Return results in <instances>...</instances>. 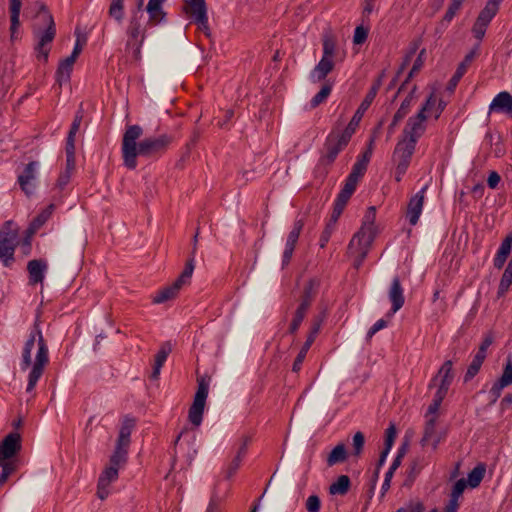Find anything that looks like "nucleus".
I'll return each mask as SVG.
<instances>
[{
	"label": "nucleus",
	"mask_w": 512,
	"mask_h": 512,
	"mask_svg": "<svg viewBox=\"0 0 512 512\" xmlns=\"http://www.w3.org/2000/svg\"><path fill=\"white\" fill-rule=\"evenodd\" d=\"M143 135L141 126L129 125L123 134L121 153L126 168L134 170L137 167V157L157 159L166 153L173 141L168 134L150 136L137 142Z\"/></svg>",
	"instance_id": "1"
},
{
	"label": "nucleus",
	"mask_w": 512,
	"mask_h": 512,
	"mask_svg": "<svg viewBox=\"0 0 512 512\" xmlns=\"http://www.w3.org/2000/svg\"><path fill=\"white\" fill-rule=\"evenodd\" d=\"M48 363V346L39 328V324L36 322L34 330L30 333L24 345L22 353L21 369L26 370L32 365L26 388L28 393L34 390Z\"/></svg>",
	"instance_id": "2"
},
{
	"label": "nucleus",
	"mask_w": 512,
	"mask_h": 512,
	"mask_svg": "<svg viewBox=\"0 0 512 512\" xmlns=\"http://www.w3.org/2000/svg\"><path fill=\"white\" fill-rule=\"evenodd\" d=\"M375 219L376 208L370 206L363 217L361 228L354 234L348 245V255L353 258V266L356 269L363 264L378 233Z\"/></svg>",
	"instance_id": "3"
},
{
	"label": "nucleus",
	"mask_w": 512,
	"mask_h": 512,
	"mask_svg": "<svg viewBox=\"0 0 512 512\" xmlns=\"http://www.w3.org/2000/svg\"><path fill=\"white\" fill-rule=\"evenodd\" d=\"M354 128H346L343 132L332 131L326 138L323 152L318 160L316 170L322 177L328 174L329 167L333 164L338 154L348 145Z\"/></svg>",
	"instance_id": "4"
},
{
	"label": "nucleus",
	"mask_w": 512,
	"mask_h": 512,
	"mask_svg": "<svg viewBox=\"0 0 512 512\" xmlns=\"http://www.w3.org/2000/svg\"><path fill=\"white\" fill-rule=\"evenodd\" d=\"M21 450V436L17 432L9 433L0 443V485H3L18 468L16 455Z\"/></svg>",
	"instance_id": "5"
},
{
	"label": "nucleus",
	"mask_w": 512,
	"mask_h": 512,
	"mask_svg": "<svg viewBox=\"0 0 512 512\" xmlns=\"http://www.w3.org/2000/svg\"><path fill=\"white\" fill-rule=\"evenodd\" d=\"M43 25L45 28L36 25L33 27V36L36 40L34 50L37 59L46 63L51 50V43L56 36V26L53 16L46 15V24Z\"/></svg>",
	"instance_id": "6"
},
{
	"label": "nucleus",
	"mask_w": 512,
	"mask_h": 512,
	"mask_svg": "<svg viewBox=\"0 0 512 512\" xmlns=\"http://www.w3.org/2000/svg\"><path fill=\"white\" fill-rule=\"evenodd\" d=\"M18 244V230L13 221H6L0 228V261L5 267L14 262V253Z\"/></svg>",
	"instance_id": "7"
},
{
	"label": "nucleus",
	"mask_w": 512,
	"mask_h": 512,
	"mask_svg": "<svg viewBox=\"0 0 512 512\" xmlns=\"http://www.w3.org/2000/svg\"><path fill=\"white\" fill-rule=\"evenodd\" d=\"M194 271L193 258L186 262L184 270L180 276L169 286L160 289L153 297V302L156 304L164 303L166 301L174 299L181 288L190 282Z\"/></svg>",
	"instance_id": "8"
},
{
	"label": "nucleus",
	"mask_w": 512,
	"mask_h": 512,
	"mask_svg": "<svg viewBox=\"0 0 512 512\" xmlns=\"http://www.w3.org/2000/svg\"><path fill=\"white\" fill-rule=\"evenodd\" d=\"M197 391L193 403L189 408V421L196 427L200 426L209 391L210 377L204 375L197 379Z\"/></svg>",
	"instance_id": "9"
},
{
	"label": "nucleus",
	"mask_w": 512,
	"mask_h": 512,
	"mask_svg": "<svg viewBox=\"0 0 512 512\" xmlns=\"http://www.w3.org/2000/svg\"><path fill=\"white\" fill-rule=\"evenodd\" d=\"M141 18V15L131 14L126 30L128 36L126 49L132 50L136 59L140 58L141 47L145 38V30L142 27Z\"/></svg>",
	"instance_id": "10"
},
{
	"label": "nucleus",
	"mask_w": 512,
	"mask_h": 512,
	"mask_svg": "<svg viewBox=\"0 0 512 512\" xmlns=\"http://www.w3.org/2000/svg\"><path fill=\"white\" fill-rule=\"evenodd\" d=\"M185 11L198 24L199 28L210 35L205 0H185Z\"/></svg>",
	"instance_id": "11"
},
{
	"label": "nucleus",
	"mask_w": 512,
	"mask_h": 512,
	"mask_svg": "<svg viewBox=\"0 0 512 512\" xmlns=\"http://www.w3.org/2000/svg\"><path fill=\"white\" fill-rule=\"evenodd\" d=\"M452 366L453 363L451 360L445 361L443 365L440 367L436 376H434L433 379L431 380L429 388L438 385L436 392L446 396L454 378Z\"/></svg>",
	"instance_id": "12"
},
{
	"label": "nucleus",
	"mask_w": 512,
	"mask_h": 512,
	"mask_svg": "<svg viewBox=\"0 0 512 512\" xmlns=\"http://www.w3.org/2000/svg\"><path fill=\"white\" fill-rule=\"evenodd\" d=\"M446 438V431H438L436 428V417L432 416L427 419L423 436L421 439L422 446H431L436 451L438 445Z\"/></svg>",
	"instance_id": "13"
},
{
	"label": "nucleus",
	"mask_w": 512,
	"mask_h": 512,
	"mask_svg": "<svg viewBox=\"0 0 512 512\" xmlns=\"http://www.w3.org/2000/svg\"><path fill=\"white\" fill-rule=\"evenodd\" d=\"M322 321H323V319L320 317H316L315 319H313L307 339L294 360V363L292 366L293 372L297 373L301 370V366H302V363L307 355V352L310 349V347L312 346V344L314 343L316 336L318 335V333L320 331Z\"/></svg>",
	"instance_id": "14"
},
{
	"label": "nucleus",
	"mask_w": 512,
	"mask_h": 512,
	"mask_svg": "<svg viewBox=\"0 0 512 512\" xmlns=\"http://www.w3.org/2000/svg\"><path fill=\"white\" fill-rule=\"evenodd\" d=\"M415 148L416 144L407 141L406 138L399 140L392 156V160L395 165L401 166V169L404 167L408 168L415 152Z\"/></svg>",
	"instance_id": "15"
},
{
	"label": "nucleus",
	"mask_w": 512,
	"mask_h": 512,
	"mask_svg": "<svg viewBox=\"0 0 512 512\" xmlns=\"http://www.w3.org/2000/svg\"><path fill=\"white\" fill-rule=\"evenodd\" d=\"M426 119H427V115H422V113H417L415 116L410 117L407 121V124H406L404 130H403V138H406L407 141L416 144L418 139L425 132Z\"/></svg>",
	"instance_id": "16"
},
{
	"label": "nucleus",
	"mask_w": 512,
	"mask_h": 512,
	"mask_svg": "<svg viewBox=\"0 0 512 512\" xmlns=\"http://www.w3.org/2000/svg\"><path fill=\"white\" fill-rule=\"evenodd\" d=\"M384 73L381 74V76L375 81V83L371 86L370 90L366 94L364 100L356 110L355 114L353 115L351 121L349 122L348 126L346 128H356L361 121L363 114L365 111L369 108L373 100L375 99L381 85H382V77Z\"/></svg>",
	"instance_id": "17"
},
{
	"label": "nucleus",
	"mask_w": 512,
	"mask_h": 512,
	"mask_svg": "<svg viewBox=\"0 0 512 512\" xmlns=\"http://www.w3.org/2000/svg\"><path fill=\"white\" fill-rule=\"evenodd\" d=\"M38 162H29L23 172L18 176V183L21 190L27 195L31 196L34 194L36 188V174H37Z\"/></svg>",
	"instance_id": "18"
},
{
	"label": "nucleus",
	"mask_w": 512,
	"mask_h": 512,
	"mask_svg": "<svg viewBox=\"0 0 512 512\" xmlns=\"http://www.w3.org/2000/svg\"><path fill=\"white\" fill-rule=\"evenodd\" d=\"M118 469L107 466L99 476L97 484V496L104 500L110 494V484L118 479Z\"/></svg>",
	"instance_id": "19"
},
{
	"label": "nucleus",
	"mask_w": 512,
	"mask_h": 512,
	"mask_svg": "<svg viewBox=\"0 0 512 512\" xmlns=\"http://www.w3.org/2000/svg\"><path fill=\"white\" fill-rule=\"evenodd\" d=\"M428 185H425L419 192L412 196L407 206V218L410 225L414 226L418 223L419 217L422 213L425 192Z\"/></svg>",
	"instance_id": "20"
},
{
	"label": "nucleus",
	"mask_w": 512,
	"mask_h": 512,
	"mask_svg": "<svg viewBox=\"0 0 512 512\" xmlns=\"http://www.w3.org/2000/svg\"><path fill=\"white\" fill-rule=\"evenodd\" d=\"M498 12L485 6L479 13L473 27L472 33L476 39L481 41L485 36L486 29Z\"/></svg>",
	"instance_id": "21"
},
{
	"label": "nucleus",
	"mask_w": 512,
	"mask_h": 512,
	"mask_svg": "<svg viewBox=\"0 0 512 512\" xmlns=\"http://www.w3.org/2000/svg\"><path fill=\"white\" fill-rule=\"evenodd\" d=\"M388 297L392 304L390 314L393 315L397 311H399L405 303L404 289L401 285V281L398 276H395L392 280V283H391V286H390L389 292H388Z\"/></svg>",
	"instance_id": "22"
},
{
	"label": "nucleus",
	"mask_w": 512,
	"mask_h": 512,
	"mask_svg": "<svg viewBox=\"0 0 512 512\" xmlns=\"http://www.w3.org/2000/svg\"><path fill=\"white\" fill-rule=\"evenodd\" d=\"M334 60L327 57H322L318 64L310 73V79L312 82L317 83L324 81L327 75L334 69Z\"/></svg>",
	"instance_id": "23"
},
{
	"label": "nucleus",
	"mask_w": 512,
	"mask_h": 512,
	"mask_svg": "<svg viewBox=\"0 0 512 512\" xmlns=\"http://www.w3.org/2000/svg\"><path fill=\"white\" fill-rule=\"evenodd\" d=\"M489 109L490 111L512 114V95L506 91L498 93L492 100Z\"/></svg>",
	"instance_id": "24"
},
{
	"label": "nucleus",
	"mask_w": 512,
	"mask_h": 512,
	"mask_svg": "<svg viewBox=\"0 0 512 512\" xmlns=\"http://www.w3.org/2000/svg\"><path fill=\"white\" fill-rule=\"evenodd\" d=\"M47 269V264L43 260H31L28 262L27 270L29 273V281L31 284L41 283L44 279V272Z\"/></svg>",
	"instance_id": "25"
},
{
	"label": "nucleus",
	"mask_w": 512,
	"mask_h": 512,
	"mask_svg": "<svg viewBox=\"0 0 512 512\" xmlns=\"http://www.w3.org/2000/svg\"><path fill=\"white\" fill-rule=\"evenodd\" d=\"M22 8L21 0H9V13H10V32L11 40H14L17 36V31L20 27V12Z\"/></svg>",
	"instance_id": "26"
},
{
	"label": "nucleus",
	"mask_w": 512,
	"mask_h": 512,
	"mask_svg": "<svg viewBox=\"0 0 512 512\" xmlns=\"http://www.w3.org/2000/svg\"><path fill=\"white\" fill-rule=\"evenodd\" d=\"M512 385V364L509 361L504 367L502 376L498 381H496L491 387L490 393L498 398L501 395L502 390L506 387Z\"/></svg>",
	"instance_id": "27"
},
{
	"label": "nucleus",
	"mask_w": 512,
	"mask_h": 512,
	"mask_svg": "<svg viewBox=\"0 0 512 512\" xmlns=\"http://www.w3.org/2000/svg\"><path fill=\"white\" fill-rule=\"evenodd\" d=\"M467 484V481L463 478L456 481L452 488L450 500L445 507V512H457L459 507L458 500L461 497L462 493L464 492L465 488L467 487Z\"/></svg>",
	"instance_id": "28"
},
{
	"label": "nucleus",
	"mask_w": 512,
	"mask_h": 512,
	"mask_svg": "<svg viewBox=\"0 0 512 512\" xmlns=\"http://www.w3.org/2000/svg\"><path fill=\"white\" fill-rule=\"evenodd\" d=\"M511 248H512V233L507 235L506 238L502 241V243L498 249V252L493 260V264L496 269H501L504 266L509 254L511 252Z\"/></svg>",
	"instance_id": "29"
},
{
	"label": "nucleus",
	"mask_w": 512,
	"mask_h": 512,
	"mask_svg": "<svg viewBox=\"0 0 512 512\" xmlns=\"http://www.w3.org/2000/svg\"><path fill=\"white\" fill-rule=\"evenodd\" d=\"M75 61L76 60L69 56L60 61L56 71V81L60 86L70 80V75Z\"/></svg>",
	"instance_id": "30"
},
{
	"label": "nucleus",
	"mask_w": 512,
	"mask_h": 512,
	"mask_svg": "<svg viewBox=\"0 0 512 512\" xmlns=\"http://www.w3.org/2000/svg\"><path fill=\"white\" fill-rule=\"evenodd\" d=\"M170 352H171L170 344L169 343H164L161 346L160 350L155 355V362H154V366H153V371H152L151 376H150V378L152 380H157L159 378L160 370H161L162 366L164 365V363L166 362L167 357L170 354Z\"/></svg>",
	"instance_id": "31"
},
{
	"label": "nucleus",
	"mask_w": 512,
	"mask_h": 512,
	"mask_svg": "<svg viewBox=\"0 0 512 512\" xmlns=\"http://www.w3.org/2000/svg\"><path fill=\"white\" fill-rule=\"evenodd\" d=\"M134 426H135V420L130 417H125L123 419L116 444L125 446V447H129L130 436H131Z\"/></svg>",
	"instance_id": "32"
},
{
	"label": "nucleus",
	"mask_w": 512,
	"mask_h": 512,
	"mask_svg": "<svg viewBox=\"0 0 512 512\" xmlns=\"http://www.w3.org/2000/svg\"><path fill=\"white\" fill-rule=\"evenodd\" d=\"M166 0H149L146 6V11L149 14V20L154 22L155 24L160 23L164 17L165 13L162 9V5Z\"/></svg>",
	"instance_id": "33"
},
{
	"label": "nucleus",
	"mask_w": 512,
	"mask_h": 512,
	"mask_svg": "<svg viewBox=\"0 0 512 512\" xmlns=\"http://www.w3.org/2000/svg\"><path fill=\"white\" fill-rule=\"evenodd\" d=\"M348 453L343 443L337 444L332 451L329 453L326 459L328 467H332L336 464L343 463L347 460Z\"/></svg>",
	"instance_id": "34"
},
{
	"label": "nucleus",
	"mask_w": 512,
	"mask_h": 512,
	"mask_svg": "<svg viewBox=\"0 0 512 512\" xmlns=\"http://www.w3.org/2000/svg\"><path fill=\"white\" fill-rule=\"evenodd\" d=\"M128 448L129 447L116 444L115 450L109 460V466H114L115 469L118 470L120 467L124 466L127 462Z\"/></svg>",
	"instance_id": "35"
},
{
	"label": "nucleus",
	"mask_w": 512,
	"mask_h": 512,
	"mask_svg": "<svg viewBox=\"0 0 512 512\" xmlns=\"http://www.w3.org/2000/svg\"><path fill=\"white\" fill-rule=\"evenodd\" d=\"M55 205L50 204L48 205L37 217L33 219L31 222L28 231L33 234L35 233L39 228H41L46 221L50 218L54 211Z\"/></svg>",
	"instance_id": "36"
},
{
	"label": "nucleus",
	"mask_w": 512,
	"mask_h": 512,
	"mask_svg": "<svg viewBox=\"0 0 512 512\" xmlns=\"http://www.w3.org/2000/svg\"><path fill=\"white\" fill-rule=\"evenodd\" d=\"M350 485V478L347 475H341L330 485L329 493L331 495H345L349 491Z\"/></svg>",
	"instance_id": "37"
},
{
	"label": "nucleus",
	"mask_w": 512,
	"mask_h": 512,
	"mask_svg": "<svg viewBox=\"0 0 512 512\" xmlns=\"http://www.w3.org/2000/svg\"><path fill=\"white\" fill-rule=\"evenodd\" d=\"M352 194L353 193L346 191L343 188L341 189L334 202V208L332 212L334 219H339Z\"/></svg>",
	"instance_id": "38"
},
{
	"label": "nucleus",
	"mask_w": 512,
	"mask_h": 512,
	"mask_svg": "<svg viewBox=\"0 0 512 512\" xmlns=\"http://www.w3.org/2000/svg\"><path fill=\"white\" fill-rule=\"evenodd\" d=\"M512 284V259L506 266L498 287V297L503 296Z\"/></svg>",
	"instance_id": "39"
},
{
	"label": "nucleus",
	"mask_w": 512,
	"mask_h": 512,
	"mask_svg": "<svg viewBox=\"0 0 512 512\" xmlns=\"http://www.w3.org/2000/svg\"><path fill=\"white\" fill-rule=\"evenodd\" d=\"M108 14L117 22L124 19V0H112L109 6Z\"/></svg>",
	"instance_id": "40"
},
{
	"label": "nucleus",
	"mask_w": 512,
	"mask_h": 512,
	"mask_svg": "<svg viewBox=\"0 0 512 512\" xmlns=\"http://www.w3.org/2000/svg\"><path fill=\"white\" fill-rule=\"evenodd\" d=\"M331 91H332V84L329 82L325 83L322 86V88L320 89V91L311 99V101H310L311 108H316L321 103L326 101V99L330 95Z\"/></svg>",
	"instance_id": "41"
},
{
	"label": "nucleus",
	"mask_w": 512,
	"mask_h": 512,
	"mask_svg": "<svg viewBox=\"0 0 512 512\" xmlns=\"http://www.w3.org/2000/svg\"><path fill=\"white\" fill-rule=\"evenodd\" d=\"M485 475V467L483 465H477L469 474L467 483L471 488H476L481 483Z\"/></svg>",
	"instance_id": "42"
},
{
	"label": "nucleus",
	"mask_w": 512,
	"mask_h": 512,
	"mask_svg": "<svg viewBox=\"0 0 512 512\" xmlns=\"http://www.w3.org/2000/svg\"><path fill=\"white\" fill-rule=\"evenodd\" d=\"M337 221H338V219H334V216L331 215L329 221L327 222V224L320 236L319 245L321 248H324L327 245V243L329 242L330 237H331L333 231L335 230Z\"/></svg>",
	"instance_id": "43"
},
{
	"label": "nucleus",
	"mask_w": 512,
	"mask_h": 512,
	"mask_svg": "<svg viewBox=\"0 0 512 512\" xmlns=\"http://www.w3.org/2000/svg\"><path fill=\"white\" fill-rule=\"evenodd\" d=\"M304 227V221L302 219L296 220L293 225V229L289 232L287 237L286 245L295 247L299 239L300 233Z\"/></svg>",
	"instance_id": "44"
},
{
	"label": "nucleus",
	"mask_w": 512,
	"mask_h": 512,
	"mask_svg": "<svg viewBox=\"0 0 512 512\" xmlns=\"http://www.w3.org/2000/svg\"><path fill=\"white\" fill-rule=\"evenodd\" d=\"M413 98H414L413 92H410L407 95V97L402 101L399 109L396 111V113L393 116L396 121H401L409 113Z\"/></svg>",
	"instance_id": "45"
},
{
	"label": "nucleus",
	"mask_w": 512,
	"mask_h": 512,
	"mask_svg": "<svg viewBox=\"0 0 512 512\" xmlns=\"http://www.w3.org/2000/svg\"><path fill=\"white\" fill-rule=\"evenodd\" d=\"M427 464L428 461L424 456L415 457L410 465L409 477L414 479Z\"/></svg>",
	"instance_id": "46"
},
{
	"label": "nucleus",
	"mask_w": 512,
	"mask_h": 512,
	"mask_svg": "<svg viewBox=\"0 0 512 512\" xmlns=\"http://www.w3.org/2000/svg\"><path fill=\"white\" fill-rule=\"evenodd\" d=\"M317 282L313 279L309 280L304 287L303 295L301 297L302 302H307L311 305L316 295Z\"/></svg>",
	"instance_id": "47"
},
{
	"label": "nucleus",
	"mask_w": 512,
	"mask_h": 512,
	"mask_svg": "<svg viewBox=\"0 0 512 512\" xmlns=\"http://www.w3.org/2000/svg\"><path fill=\"white\" fill-rule=\"evenodd\" d=\"M446 396L442 395L441 393L436 392L434 395V398L431 402V404L428 407L426 418L429 419L430 417L434 416L437 418V412L441 406L442 401L444 400Z\"/></svg>",
	"instance_id": "48"
},
{
	"label": "nucleus",
	"mask_w": 512,
	"mask_h": 512,
	"mask_svg": "<svg viewBox=\"0 0 512 512\" xmlns=\"http://www.w3.org/2000/svg\"><path fill=\"white\" fill-rule=\"evenodd\" d=\"M336 45L331 37L326 36L323 39V55L322 57L334 58Z\"/></svg>",
	"instance_id": "49"
},
{
	"label": "nucleus",
	"mask_w": 512,
	"mask_h": 512,
	"mask_svg": "<svg viewBox=\"0 0 512 512\" xmlns=\"http://www.w3.org/2000/svg\"><path fill=\"white\" fill-rule=\"evenodd\" d=\"M397 431L396 427L393 423L389 425V427L385 431V447L384 449L391 450L394 441L396 439Z\"/></svg>",
	"instance_id": "50"
},
{
	"label": "nucleus",
	"mask_w": 512,
	"mask_h": 512,
	"mask_svg": "<svg viewBox=\"0 0 512 512\" xmlns=\"http://www.w3.org/2000/svg\"><path fill=\"white\" fill-rule=\"evenodd\" d=\"M365 443L364 434L360 431L356 432L353 436V454L355 456H359L362 453L363 447Z\"/></svg>",
	"instance_id": "51"
},
{
	"label": "nucleus",
	"mask_w": 512,
	"mask_h": 512,
	"mask_svg": "<svg viewBox=\"0 0 512 512\" xmlns=\"http://www.w3.org/2000/svg\"><path fill=\"white\" fill-rule=\"evenodd\" d=\"M478 54V46L472 49L464 58V60L458 65L456 71H460L462 68V74L464 75L467 71L468 66L474 60Z\"/></svg>",
	"instance_id": "52"
},
{
	"label": "nucleus",
	"mask_w": 512,
	"mask_h": 512,
	"mask_svg": "<svg viewBox=\"0 0 512 512\" xmlns=\"http://www.w3.org/2000/svg\"><path fill=\"white\" fill-rule=\"evenodd\" d=\"M366 170L367 166L365 164V161H356V163L352 167V171L348 176L359 181V179L365 174Z\"/></svg>",
	"instance_id": "53"
},
{
	"label": "nucleus",
	"mask_w": 512,
	"mask_h": 512,
	"mask_svg": "<svg viewBox=\"0 0 512 512\" xmlns=\"http://www.w3.org/2000/svg\"><path fill=\"white\" fill-rule=\"evenodd\" d=\"M482 364H483V363H481L480 361L475 360V359L473 358V360H472V362L470 363V365L468 366V369H467L466 374H465V376H464V381H465V382H468V381H470L472 378H474V377L478 374V372H479V370H480V368H481Z\"/></svg>",
	"instance_id": "54"
},
{
	"label": "nucleus",
	"mask_w": 512,
	"mask_h": 512,
	"mask_svg": "<svg viewBox=\"0 0 512 512\" xmlns=\"http://www.w3.org/2000/svg\"><path fill=\"white\" fill-rule=\"evenodd\" d=\"M424 54H425V49H422L420 51L418 57L414 61L412 69L410 70V72L407 76L406 82H408L414 76V74L417 73L422 68V66L424 64V58H423Z\"/></svg>",
	"instance_id": "55"
},
{
	"label": "nucleus",
	"mask_w": 512,
	"mask_h": 512,
	"mask_svg": "<svg viewBox=\"0 0 512 512\" xmlns=\"http://www.w3.org/2000/svg\"><path fill=\"white\" fill-rule=\"evenodd\" d=\"M242 460L239 459V457H235L232 459V461L228 464L226 470H225V477L226 479L232 478L237 470L239 469L241 465Z\"/></svg>",
	"instance_id": "56"
},
{
	"label": "nucleus",
	"mask_w": 512,
	"mask_h": 512,
	"mask_svg": "<svg viewBox=\"0 0 512 512\" xmlns=\"http://www.w3.org/2000/svg\"><path fill=\"white\" fill-rule=\"evenodd\" d=\"M321 507L320 498L317 495H311L306 501V509L308 512H319Z\"/></svg>",
	"instance_id": "57"
},
{
	"label": "nucleus",
	"mask_w": 512,
	"mask_h": 512,
	"mask_svg": "<svg viewBox=\"0 0 512 512\" xmlns=\"http://www.w3.org/2000/svg\"><path fill=\"white\" fill-rule=\"evenodd\" d=\"M368 30L363 26H357L354 31L353 42L354 44H362L366 41Z\"/></svg>",
	"instance_id": "58"
},
{
	"label": "nucleus",
	"mask_w": 512,
	"mask_h": 512,
	"mask_svg": "<svg viewBox=\"0 0 512 512\" xmlns=\"http://www.w3.org/2000/svg\"><path fill=\"white\" fill-rule=\"evenodd\" d=\"M418 49V44L417 43H414L413 44V47L410 49V51L406 54V56L404 57V60H403V63L401 64L397 74H401L405 68L409 65V63L411 62L414 54L416 53Z\"/></svg>",
	"instance_id": "59"
},
{
	"label": "nucleus",
	"mask_w": 512,
	"mask_h": 512,
	"mask_svg": "<svg viewBox=\"0 0 512 512\" xmlns=\"http://www.w3.org/2000/svg\"><path fill=\"white\" fill-rule=\"evenodd\" d=\"M250 437L248 436H243L241 438V443L237 449V453L235 455V457H239L240 460H243L244 456L246 455L247 453V449H248V445L250 443Z\"/></svg>",
	"instance_id": "60"
},
{
	"label": "nucleus",
	"mask_w": 512,
	"mask_h": 512,
	"mask_svg": "<svg viewBox=\"0 0 512 512\" xmlns=\"http://www.w3.org/2000/svg\"><path fill=\"white\" fill-rule=\"evenodd\" d=\"M387 326V321L384 319H379L376 321L373 326L367 332V338H372L379 330L385 328Z\"/></svg>",
	"instance_id": "61"
},
{
	"label": "nucleus",
	"mask_w": 512,
	"mask_h": 512,
	"mask_svg": "<svg viewBox=\"0 0 512 512\" xmlns=\"http://www.w3.org/2000/svg\"><path fill=\"white\" fill-rule=\"evenodd\" d=\"M460 7L461 6L451 2L444 17H443L442 22H447V23L451 22L452 19L454 18V16L456 15L457 11L460 9Z\"/></svg>",
	"instance_id": "62"
},
{
	"label": "nucleus",
	"mask_w": 512,
	"mask_h": 512,
	"mask_svg": "<svg viewBox=\"0 0 512 512\" xmlns=\"http://www.w3.org/2000/svg\"><path fill=\"white\" fill-rule=\"evenodd\" d=\"M71 175H72L71 173L62 171L57 179L56 186L60 190H63L66 187V185L69 183V181L71 179Z\"/></svg>",
	"instance_id": "63"
},
{
	"label": "nucleus",
	"mask_w": 512,
	"mask_h": 512,
	"mask_svg": "<svg viewBox=\"0 0 512 512\" xmlns=\"http://www.w3.org/2000/svg\"><path fill=\"white\" fill-rule=\"evenodd\" d=\"M303 317L300 316L299 314H297L296 312L294 313V317L290 323V326H289V329H288V332L290 334H294L297 332V330L299 329L302 321H303Z\"/></svg>",
	"instance_id": "64"
}]
</instances>
